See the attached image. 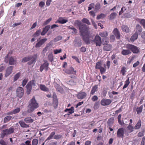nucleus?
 <instances>
[{"instance_id":"31","label":"nucleus","mask_w":145,"mask_h":145,"mask_svg":"<svg viewBox=\"0 0 145 145\" xmlns=\"http://www.w3.org/2000/svg\"><path fill=\"white\" fill-rule=\"evenodd\" d=\"M19 123L22 127H29V125L26 124L23 121H20L19 122Z\"/></svg>"},{"instance_id":"57","label":"nucleus","mask_w":145,"mask_h":145,"mask_svg":"<svg viewBox=\"0 0 145 145\" xmlns=\"http://www.w3.org/2000/svg\"><path fill=\"white\" fill-rule=\"evenodd\" d=\"M98 97L97 95H95L93 96L91 98V100L93 101H95L97 100Z\"/></svg>"},{"instance_id":"47","label":"nucleus","mask_w":145,"mask_h":145,"mask_svg":"<svg viewBox=\"0 0 145 145\" xmlns=\"http://www.w3.org/2000/svg\"><path fill=\"white\" fill-rule=\"evenodd\" d=\"M99 102H96L94 105L93 108L95 110H96L98 109L99 107Z\"/></svg>"},{"instance_id":"35","label":"nucleus","mask_w":145,"mask_h":145,"mask_svg":"<svg viewBox=\"0 0 145 145\" xmlns=\"http://www.w3.org/2000/svg\"><path fill=\"white\" fill-rule=\"evenodd\" d=\"M24 121L26 123H31L33 122L34 120L30 117L26 118H25Z\"/></svg>"},{"instance_id":"17","label":"nucleus","mask_w":145,"mask_h":145,"mask_svg":"<svg viewBox=\"0 0 145 145\" xmlns=\"http://www.w3.org/2000/svg\"><path fill=\"white\" fill-rule=\"evenodd\" d=\"M65 17H59L58 19L56 22V23H59L60 24H63L66 23L68 20L67 19H64Z\"/></svg>"},{"instance_id":"18","label":"nucleus","mask_w":145,"mask_h":145,"mask_svg":"<svg viewBox=\"0 0 145 145\" xmlns=\"http://www.w3.org/2000/svg\"><path fill=\"white\" fill-rule=\"evenodd\" d=\"M104 45L103 50H104L109 51L112 50V46L111 44L106 43V44L105 43Z\"/></svg>"},{"instance_id":"39","label":"nucleus","mask_w":145,"mask_h":145,"mask_svg":"<svg viewBox=\"0 0 145 145\" xmlns=\"http://www.w3.org/2000/svg\"><path fill=\"white\" fill-rule=\"evenodd\" d=\"M12 118V116H8L5 117L4 119V123L10 121Z\"/></svg>"},{"instance_id":"21","label":"nucleus","mask_w":145,"mask_h":145,"mask_svg":"<svg viewBox=\"0 0 145 145\" xmlns=\"http://www.w3.org/2000/svg\"><path fill=\"white\" fill-rule=\"evenodd\" d=\"M142 28L138 24L137 25L136 27V32L135 33L137 34H140L142 32Z\"/></svg>"},{"instance_id":"40","label":"nucleus","mask_w":145,"mask_h":145,"mask_svg":"<svg viewBox=\"0 0 145 145\" xmlns=\"http://www.w3.org/2000/svg\"><path fill=\"white\" fill-rule=\"evenodd\" d=\"M7 131V133L8 135L10 134L13 133L14 131V129L12 127H10L9 129H5Z\"/></svg>"},{"instance_id":"52","label":"nucleus","mask_w":145,"mask_h":145,"mask_svg":"<svg viewBox=\"0 0 145 145\" xmlns=\"http://www.w3.org/2000/svg\"><path fill=\"white\" fill-rule=\"evenodd\" d=\"M62 38V37L61 36H58L54 39V41L55 42L61 40Z\"/></svg>"},{"instance_id":"15","label":"nucleus","mask_w":145,"mask_h":145,"mask_svg":"<svg viewBox=\"0 0 145 145\" xmlns=\"http://www.w3.org/2000/svg\"><path fill=\"white\" fill-rule=\"evenodd\" d=\"M13 68V66H10L7 68L5 74V76L6 77L8 76L12 73Z\"/></svg>"},{"instance_id":"14","label":"nucleus","mask_w":145,"mask_h":145,"mask_svg":"<svg viewBox=\"0 0 145 145\" xmlns=\"http://www.w3.org/2000/svg\"><path fill=\"white\" fill-rule=\"evenodd\" d=\"M87 94L86 93L84 92H79L77 95V97L79 99H82L85 98Z\"/></svg>"},{"instance_id":"36","label":"nucleus","mask_w":145,"mask_h":145,"mask_svg":"<svg viewBox=\"0 0 145 145\" xmlns=\"http://www.w3.org/2000/svg\"><path fill=\"white\" fill-rule=\"evenodd\" d=\"M139 21L138 22L143 27V28H145V19H138Z\"/></svg>"},{"instance_id":"13","label":"nucleus","mask_w":145,"mask_h":145,"mask_svg":"<svg viewBox=\"0 0 145 145\" xmlns=\"http://www.w3.org/2000/svg\"><path fill=\"white\" fill-rule=\"evenodd\" d=\"M49 63L46 61L41 65L40 68V70L41 72H42L44 69H45L47 71L48 70V66Z\"/></svg>"},{"instance_id":"6","label":"nucleus","mask_w":145,"mask_h":145,"mask_svg":"<svg viewBox=\"0 0 145 145\" xmlns=\"http://www.w3.org/2000/svg\"><path fill=\"white\" fill-rule=\"evenodd\" d=\"M55 132L54 131L52 132L49 137L45 140V141L52 139L53 138L56 140H58L61 138L62 136L60 135H55Z\"/></svg>"},{"instance_id":"7","label":"nucleus","mask_w":145,"mask_h":145,"mask_svg":"<svg viewBox=\"0 0 145 145\" xmlns=\"http://www.w3.org/2000/svg\"><path fill=\"white\" fill-rule=\"evenodd\" d=\"M16 96L19 98H21L23 96L24 93V90L22 87H18L16 91Z\"/></svg>"},{"instance_id":"51","label":"nucleus","mask_w":145,"mask_h":145,"mask_svg":"<svg viewBox=\"0 0 145 145\" xmlns=\"http://www.w3.org/2000/svg\"><path fill=\"white\" fill-rule=\"evenodd\" d=\"M52 19L51 18H50L46 20L43 24V25H45L48 24H49L50 21L52 20Z\"/></svg>"},{"instance_id":"1","label":"nucleus","mask_w":145,"mask_h":145,"mask_svg":"<svg viewBox=\"0 0 145 145\" xmlns=\"http://www.w3.org/2000/svg\"><path fill=\"white\" fill-rule=\"evenodd\" d=\"M76 23L79 27L80 36L86 44H90V42L91 41V43L93 44H95L96 46L100 47L101 46V39L98 35H96L93 40L90 39V38H93L89 30V26L82 24L81 22L78 20L76 22Z\"/></svg>"},{"instance_id":"61","label":"nucleus","mask_w":145,"mask_h":145,"mask_svg":"<svg viewBox=\"0 0 145 145\" xmlns=\"http://www.w3.org/2000/svg\"><path fill=\"white\" fill-rule=\"evenodd\" d=\"M110 61H108L106 62V65L107 68L108 69H109L110 67Z\"/></svg>"},{"instance_id":"25","label":"nucleus","mask_w":145,"mask_h":145,"mask_svg":"<svg viewBox=\"0 0 145 145\" xmlns=\"http://www.w3.org/2000/svg\"><path fill=\"white\" fill-rule=\"evenodd\" d=\"M20 111V108H16L14 110H13L12 111L9 112L7 113V114L12 115L16 114L18 113Z\"/></svg>"},{"instance_id":"27","label":"nucleus","mask_w":145,"mask_h":145,"mask_svg":"<svg viewBox=\"0 0 145 145\" xmlns=\"http://www.w3.org/2000/svg\"><path fill=\"white\" fill-rule=\"evenodd\" d=\"M28 84H29V85H31L32 87H33V88H34L35 89H36V81L35 80H32L31 81H29L28 83Z\"/></svg>"},{"instance_id":"41","label":"nucleus","mask_w":145,"mask_h":145,"mask_svg":"<svg viewBox=\"0 0 145 145\" xmlns=\"http://www.w3.org/2000/svg\"><path fill=\"white\" fill-rule=\"evenodd\" d=\"M127 128L129 131V132L130 133L133 132L134 130V127L131 124H129L128 126H127Z\"/></svg>"},{"instance_id":"5","label":"nucleus","mask_w":145,"mask_h":145,"mask_svg":"<svg viewBox=\"0 0 145 145\" xmlns=\"http://www.w3.org/2000/svg\"><path fill=\"white\" fill-rule=\"evenodd\" d=\"M9 54H12V52H9L7 55L4 58L5 61L6 63H7L9 62V64L10 65H14L16 63V59H14V58L12 56L9 58L8 55Z\"/></svg>"},{"instance_id":"4","label":"nucleus","mask_w":145,"mask_h":145,"mask_svg":"<svg viewBox=\"0 0 145 145\" xmlns=\"http://www.w3.org/2000/svg\"><path fill=\"white\" fill-rule=\"evenodd\" d=\"M126 47L134 54H138L140 52V48L134 45L128 44L126 45Z\"/></svg>"},{"instance_id":"50","label":"nucleus","mask_w":145,"mask_h":145,"mask_svg":"<svg viewBox=\"0 0 145 145\" xmlns=\"http://www.w3.org/2000/svg\"><path fill=\"white\" fill-rule=\"evenodd\" d=\"M38 144V140L36 138L34 139L32 142V145H37Z\"/></svg>"},{"instance_id":"20","label":"nucleus","mask_w":145,"mask_h":145,"mask_svg":"<svg viewBox=\"0 0 145 145\" xmlns=\"http://www.w3.org/2000/svg\"><path fill=\"white\" fill-rule=\"evenodd\" d=\"M40 89L44 91H49V89L46 86L42 84H38Z\"/></svg>"},{"instance_id":"11","label":"nucleus","mask_w":145,"mask_h":145,"mask_svg":"<svg viewBox=\"0 0 145 145\" xmlns=\"http://www.w3.org/2000/svg\"><path fill=\"white\" fill-rule=\"evenodd\" d=\"M47 40V39L46 38L42 39L39 41L38 40L36 44L35 47L36 48L40 47Z\"/></svg>"},{"instance_id":"53","label":"nucleus","mask_w":145,"mask_h":145,"mask_svg":"<svg viewBox=\"0 0 145 145\" xmlns=\"http://www.w3.org/2000/svg\"><path fill=\"white\" fill-rule=\"evenodd\" d=\"M99 69L101 74L104 73L106 70V68L102 67H101Z\"/></svg>"},{"instance_id":"48","label":"nucleus","mask_w":145,"mask_h":145,"mask_svg":"<svg viewBox=\"0 0 145 145\" xmlns=\"http://www.w3.org/2000/svg\"><path fill=\"white\" fill-rule=\"evenodd\" d=\"M82 22L84 23L87 24L88 25H90V23L89 20L86 18H83L82 20Z\"/></svg>"},{"instance_id":"33","label":"nucleus","mask_w":145,"mask_h":145,"mask_svg":"<svg viewBox=\"0 0 145 145\" xmlns=\"http://www.w3.org/2000/svg\"><path fill=\"white\" fill-rule=\"evenodd\" d=\"M74 108L73 107H71L70 108H67L65 109L64 110L65 112H67L69 111V113L70 114H71L74 112Z\"/></svg>"},{"instance_id":"28","label":"nucleus","mask_w":145,"mask_h":145,"mask_svg":"<svg viewBox=\"0 0 145 145\" xmlns=\"http://www.w3.org/2000/svg\"><path fill=\"white\" fill-rule=\"evenodd\" d=\"M114 117H112L109 118L107 122L108 125L111 126L114 123Z\"/></svg>"},{"instance_id":"23","label":"nucleus","mask_w":145,"mask_h":145,"mask_svg":"<svg viewBox=\"0 0 145 145\" xmlns=\"http://www.w3.org/2000/svg\"><path fill=\"white\" fill-rule=\"evenodd\" d=\"M98 86L97 85H95L92 87L90 93L91 95H93L95 92L97 91L98 90Z\"/></svg>"},{"instance_id":"37","label":"nucleus","mask_w":145,"mask_h":145,"mask_svg":"<svg viewBox=\"0 0 145 145\" xmlns=\"http://www.w3.org/2000/svg\"><path fill=\"white\" fill-rule=\"evenodd\" d=\"M21 75V73L19 72L14 75V81L15 82L17 80Z\"/></svg>"},{"instance_id":"10","label":"nucleus","mask_w":145,"mask_h":145,"mask_svg":"<svg viewBox=\"0 0 145 145\" xmlns=\"http://www.w3.org/2000/svg\"><path fill=\"white\" fill-rule=\"evenodd\" d=\"M112 102V100L110 99H103L101 101V104L103 106H107L110 105Z\"/></svg>"},{"instance_id":"55","label":"nucleus","mask_w":145,"mask_h":145,"mask_svg":"<svg viewBox=\"0 0 145 145\" xmlns=\"http://www.w3.org/2000/svg\"><path fill=\"white\" fill-rule=\"evenodd\" d=\"M95 4L94 3H92L90 4L89 5V7L88 8V10H91L92 8H94Z\"/></svg>"},{"instance_id":"46","label":"nucleus","mask_w":145,"mask_h":145,"mask_svg":"<svg viewBox=\"0 0 145 145\" xmlns=\"http://www.w3.org/2000/svg\"><path fill=\"white\" fill-rule=\"evenodd\" d=\"M101 8L100 4L99 3H97L95 5V10L96 11L99 10Z\"/></svg>"},{"instance_id":"60","label":"nucleus","mask_w":145,"mask_h":145,"mask_svg":"<svg viewBox=\"0 0 145 145\" xmlns=\"http://www.w3.org/2000/svg\"><path fill=\"white\" fill-rule=\"evenodd\" d=\"M140 145H145V137L142 138L141 142Z\"/></svg>"},{"instance_id":"45","label":"nucleus","mask_w":145,"mask_h":145,"mask_svg":"<svg viewBox=\"0 0 145 145\" xmlns=\"http://www.w3.org/2000/svg\"><path fill=\"white\" fill-rule=\"evenodd\" d=\"M126 68L125 67H122L121 68L120 72L122 74L123 76L125 75V73L126 72Z\"/></svg>"},{"instance_id":"62","label":"nucleus","mask_w":145,"mask_h":145,"mask_svg":"<svg viewBox=\"0 0 145 145\" xmlns=\"http://www.w3.org/2000/svg\"><path fill=\"white\" fill-rule=\"evenodd\" d=\"M45 5V3L44 2L41 1L40 2L39 4V7L41 8L43 7Z\"/></svg>"},{"instance_id":"32","label":"nucleus","mask_w":145,"mask_h":145,"mask_svg":"<svg viewBox=\"0 0 145 145\" xmlns=\"http://www.w3.org/2000/svg\"><path fill=\"white\" fill-rule=\"evenodd\" d=\"M53 102L57 106L58 105V101L57 97L56 94H54L53 95Z\"/></svg>"},{"instance_id":"49","label":"nucleus","mask_w":145,"mask_h":145,"mask_svg":"<svg viewBox=\"0 0 145 145\" xmlns=\"http://www.w3.org/2000/svg\"><path fill=\"white\" fill-rule=\"evenodd\" d=\"M41 29H39L33 35V36L35 37L38 36L41 33Z\"/></svg>"},{"instance_id":"8","label":"nucleus","mask_w":145,"mask_h":145,"mask_svg":"<svg viewBox=\"0 0 145 145\" xmlns=\"http://www.w3.org/2000/svg\"><path fill=\"white\" fill-rule=\"evenodd\" d=\"M65 72L67 74H72L75 75L76 74V71L72 67H70L65 69Z\"/></svg>"},{"instance_id":"22","label":"nucleus","mask_w":145,"mask_h":145,"mask_svg":"<svg viewBox=\"0 0 145 145\" xmlns=\"http://www.w3.org/2000/svg\"><path fill=\"white\" fill-rule=\"evenodd\" d=\"M131 53V52L129 49H123L121 52V54L123 56L129 55Z\"/></svg>"},{"instance_id":"56","label":"nucleus","mask_w":145,"mask_h":145,"mask_svg":"<svg viewBox=\"0 0 145 145\" xmlns=\"http://www.w3.org/2000/svg\"><path fill=\"white\" fill-rule=\"evenodd\" d=\"M28 81V79L27 78L24 79L22 81V86L24 87Z\"/></svg>"},{"instance_id":"54","label":"nucleus","mask_w":145,"mask_h":145,"mask_svg":"<svg viewBox=\"0 0 145 145\" xmlns=\"http://www.w3.org/2000/svg\"><path fill=\"white\" fill-rule=\"evenodd\" d=\"M105 16V15L103 13L101 14H100L98 15L97 17V19L99 20L102 18H104Z\"/></svg>"},{"instance_id":"2","label":"nucleus","mask_w":145,"mask_h":145,"mask_svg":"<svg viewBox=\"0 0 145 145\" xmlns=\"http://www.w3.org/2000/svg\"><path fill=\"white\" fill-rule=\"evenodd\" d=\"M28 107L29 109L27 110V112L29 113L32 112L35 109L39 107V104L35 99V96H33L30 100Z\"/></svg>"},{"instance_id":"44","label":"nucleus","mask_w":145,"mask_h":145,"mask_svg":"<svg viewBox=\"0 0 145 145\" xmlns=\"http://www.w3.org/2000/svg\"><path fill=\"white\" fill-rule=\"evenodd\" d=\"M101 61L97 62L95 65V68L96 69H99L101 66Z\"/></svg>"},{"instance_id":"43","label":"nucleus","mask_w":145,"mask_h":145,"mask_svg":"<svg viewBox=\"0 0 145 145\" xmlns=\"http://www.w3.org/2000/svg\"><path fill=\"white\" fill-rule=\"evenodd\" d=\"M117 14L116 12L111 13L110 15V20H113L115 18Z\"/></svg>"},{"instance_id":"12","label":"nucleus","mask_w":145,"mask_h":145,"mask_svg":"<svg viewBox=\"0 0 145 145\" xmlns=\"http://www.w3.org/2000/svg\"><path fill=\"white\" fill-rule=\"evenodd\" d=\"M69 77L72 78V79L68 81L67 82V83L71 85H75L76 83V81L75 80L76 79V77L75 76H70Z\"/></svg>"},{"instance_id":"64","label":"nucleus","mask_w":145,"mask_h":145,"mask_svg":"<svg viewBox=\"0 0 145 145\" xmlns=\"http://www.w3.org/2000/svg\"><path fill=\"white\" fill-rule=\"evenodd\" d=\"M144 135V132L142 131L140 132L137 135V136L139 137H143Z\"/></svg>"},{"instance_id":"29","label":"nucleus","mask_w":145,"mask_h":145,"mask_svg":"<svg viewBox=\"0 0 145 145\" xmlns=\"http://www.w3.org/2000/svg\"><path fill=\"white\" fill-rule=\"evenodd\" d=\"M138 35L137 33H135L131 37L130 40L133 42L138 38Z\"/></svg>"},{"instance_id":"42","label":"nucleus","mask_w":145,"mask_h":145,"mask_svg":"<svg viewBox=\"0 0 145 145\" xmlns=\"http://www.w3.org/2000/svg\"><path fill=\"white\" fill-rule=\"evenodd\" d=\"M8 135L7 133V131L5 129L3 130L1 134V137L3 138H4L6 135Z\"/></svg>"},{"instance_id":"3","label":"nucleus","mask_w":145,"mask_h":145,"mask_svg":"<svg viewBox=\"0 0 145 145\" xmlns=\"http://www.w3.org/2000/svg\"><path fill=\"white\" fill-rule=\"evenodd\" d=\"M37 54H36L32 56H28L23 58L22 62V63H24L32 59L30 62L28 63L29 65H31L35 62L37 58Z\"/></svg>"},{"instance_id":"30","label":"nucleus","mask_w":145,"mask_h":145,"mask_svg":"<svg viewBox=\"0 0 145 145\" xmlns=\"http://www.w3.org/2000/svg\"><path fill=\"white\" fill-rule=\"evenodd\" d=\"M141 121L140 120L137 122L136 125L134 127L135 129L137 130L139 129L141 127Z\"/></svg>"},{"instance_id":"16","label":"nucleus","mask_w":145,"mask_h":145,"mask_svg":"<svg viewBox=\"0 0 145 145\" xmlns=\"http://www.w3.org/2000/svg\"><path fill=\"white\" fill-rule=\"evenodd\" d=\"M113 33L116 37L117 39H119L120 37V32L117 28H115L114 29L112 32Z\"/></svg>"},{"instance_id":"9","label":"nucleus","mask_w":145,"mask_h":145,"mask_svg":"<svg viewBox=\"0 0 145 145\" xmlns=\"http://www.w3.org/2000/svg\"><path fill=\"white\" fill-rule=\"evenodd\" d=\"M124 129L123 128L119 129L117 131V135L118 138H123L124 136Z\"/></svg>"},{"instance_id":"63","label":"nucleus","mask_w":145,"mask_h":145,"mask_svg":"<svg viewBox=\"0 0 145 145\" xmlns=\"http://www.w3.org/2000/svg\"><path fill=\"white\" fill-rule=\"evenodd\" d=\"M140 64V62L139 61H137L135 63H134L133 65V67L134 68H135L138 65Z\"/></svg>"},{"instance_id":"34","label":"nucleus","mask_w":145,"mask_h":145,"mask_svg":"<svg viewBox=\"0 0 145 145\" xmlns=\"http://www.w3.org/2000/svg\"><path fill=\"white\" fill-rule=\"evenodd\" d=\"M99 35L102 37H105L107 36L108 33L106 31L100 32Z\"/></svg>"},{"instance_id":"59","label":"nucleus","mask_w":145,"mask_h":145,"mask_svg":"<svg viewBox=\"0 0 145 145\" xmlns=\"http://www.w3.org/2000/svg\"><path fill=\"white\" fill-rule=\"evenodd\" d=\"M62 50L61 49L57 50L56 49L54 50V54H57L60 53L61 52Z\"/></svg>"},{"instance_id":"19","label":"nucleus","mask_w":145,"mask_h":145,"mask_svg":"<svg viewBox=\"0 0 145 145\" xmlns=\"http://www.w3.org/2000/svg\"><path fill=\"white\" fill-rule=\"evenodd\" d=\"M50 27V25H46L45 27L43 29L41 33V34L42 35H44L49 30Z\"/></svg>"},{"instance_id":"26","label":"nucleus","mask_w":145,"mask_h":145,"mask_svg":"<svg viewBox=\"0 0 145 145\" xmlns=\"http://www.w3.org/2000/svg\"><path fill=\"white\" fill-rule=\"evenodd\" d=\"M122 30L126 33H129V29L128 27L126 25H122L121 26Z\"/></svg>"},{"instance_id":"38","label":"nucleus","mask_w":145,"mask_h":145,"mask_svg":"<svg viewBox=\"0 0 145 145\" xmlns=\"http://www.w3.org/2000/svg\"><path fill=\"white\" fill-rule=\"evenodd\" d=\"M143 108V105H142L139 107H138L136 109L137 113L138 114H140L142 111Z\"/></svg>"},{"instance_id":"24","label":"nucleus","mask_w":145,"mask_h":145,"mask_svg":"<svg viewBox=\"0 0 145 145\" xmlns=\"http://www.w3.org/2000/svg\"><path fill=\"white\" fill-rule=\"evenodd\" d=\"M26 93L27 95L30 94L32 89V87L31 86L29 85L28 83L26 86Z\"/></svg>"},{"instance_id":"58","label":"nucleus","mask_w":145,"mask_h":145,"mask_svg":"<svg viewBox=\"0 0 145 145\" xmlns=\"http://www.w3.org/2000/svg\"><path fill=\"white\" fill-rule=\"evenodd\" d=\"M48 58L52 62L53 60V56L52 54H49L48 56Z\"/></svg>"}]
</instances>
